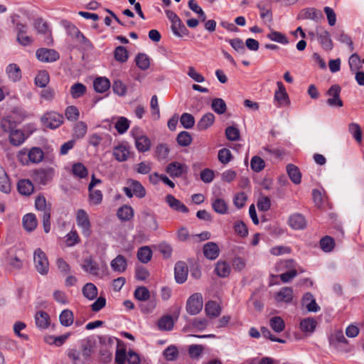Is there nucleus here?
I'll return each instance as SVG.
<instances>
[{"instance_id":"f8f14e48","label":"nucleus","mask_w":364,"mask_h":364,"mask_svg":"<svg viewBox=\"0 0 364 364\" xmlns=\"http://www.w3.org/2000/svg\"><path fill=\"white\" fill-rule=\"evenodd\" d=\"M36 55L38 60L43 63H53L60 58V55L56 50L44 48L38 49Z\"/></svg>"},{"instance_id":"20e7f679","label":"nucleus","mask_w":364,"mask_h":364,"mask_svg":"<svg viewBox=\"0 0 364 364\" xmlns=\"http://www.w3.org/2000/svg\"><path fill=\"white\" fill-rule=\"evenodd\" d=\"M127 185V186L123 188V191L128 198H131L134 195L139 198L145 197L146 190L138 181L128 179Z\"/></svg>"},{"instance_id":"9b49d317","label":"nucleus","mask_w":364,"mask_h":364,"mask_svg":"<svg viewBox=\"0 0 364 364\" xmlns=\"http://www.w3.org/2000/svg\"><path fill=\"white\" fill-rule=\"evenodd\" d=\"M341 87L338 85H332L327 91L326 94L329 98L326 103L330 107H341L343 106L342 100L340 97Z\"/></svg>"},{"instance_id":"69168bd1","label":"nucleus","mask_w":364,"mask_h":364,"mask_svg":"<svg viewBox=\"0 0 364 364\" xmlns=\"http://www.w3.org/2000/svg\"><path fill=\"white\" fill-rule=\"evenodd\" d=\"M134 297L139 301H147L150 297V292L145 287H139L134 291Z\"/></svg>"},{"instance_id":"e2e57ef3","label":"nucleus","mask_w":364,"mask_h":364,"mask_svg":"<svg viewBox=\"0 0 364 364\" xmlns=\"http://www.w3.org/2000/svg\"><path fill=\"white\" fill-rule=\"evenodd\" d=\"M73 173L79 178H85L88 174L87 169L82 163H76L73 165Z\"/></svg>"},{"instance_id":"ea45409f","label":"nucleus","mask_w":364,"mask_h":364,"mask_svg":"<svg viewBox=\"0 0 364 364\" xmlns=\"http://www.w3.org/2000/svg\"><path fill=\"white\" fill-rule=\"evenodd\" d=\"M213 209L219 214L224 215L228 213V206L224 199L215 198L212 202Z\"/></svg>"},{"instance_id":"de8ad7c7","label":"nucleus","mask_w":364,"mask_h":364,"mask_svg":"<svg viewBox=\"0 0 364 364\" xmlns=\"http://www.w3.org/2000/svg\"><path fill=\"white\" fill-rule=\"evenodd\" d=\"M0 191L4 193H9L11 191V185L7 174L0 166Z\"/></svg>"},{"instance_id":"0e129e2a","label":"nucleus","mask_w":364,"mask_h":364,"mask_svg":"<svg viewBox=\"0 0 364 364\" xmlns=\"http://www.w3.org/2000/svg\"><path fill=\"white\" fill-rule=\"evenodd\" d=\"M0 127L4 132L10 133L16 127V123L10 117L2 118Z\"/></svg>"},{"instance_id":"5701e85b","label":"nucleus","mask_w":364,"mask_h":364,"mask_svg":"<svg viewBox=\"0 0 364 364\" xmlns=\"http://www.w3.org/2000/svg\"><path fill=\"white\" fill-rule=\"evenodd\" d=\"M301 303L308 311L316 312L320 309V307L316 304L314 296L311 293L308 292L304 295Z\"/></svg>"},{"instance_id":"f3484780","label":"nucleus","mask_w":364,"mask_h":364,"mask_svg":"<svg viewBox=\"0 0 364 364\" xmlns=\"http://www.w3.org/2000/svg\"><path fill=\"white\" fill-rule=\"evenodd\" d=\"M278 90L274 93V100L279 106H287L289 104V96L285 87L281 81L277 82Z\"/></svg>"},{"instance_id":"b1692460","label":"nucleus","mask_w":364,"mask_h":364,"mask_svg":"<svg viewBox=\"0 0 364 364\" xmlns=\"http://www.w3.org/2000/svg\"><path fill=\"white\" fill-rule=\"evenodd\" d=\"M142 221L151 229L156 230L158 223L154 213L149 209H144L141 212Z\"/></svg>"},{"instance_id":"412c9836","label":"nucleus","mask_w":364,"mask_h":364,"mask_svg":"<svg viewBox=\"0 0 364 364\" xmlns=\"http://www.w3.org/2000/svg\"><path fill=\"white\" fill-rule=\"evenodd\" d=\"M95 348V342L87 338L83 340L81 344V355L84 361L89 360Z\"/></svg>"},{"instance_id":"bb28decb","label":"nucleus","mask_w":364,"mask_h":364,"mask_svg":"<svg viewBox=\"0 0 364 364\" xmlns=\"http://www.w3.org/2000/svg\"><path fill=\"white\" fill-rule=\"evenodd\" d=\"M113 155L118 161H125L129 159V150L124 144H119L114 147Z\"/></svg>"},{"instance_id":"423d86ee","label":"nucleus","mask_w":364,"mask_h":364,"mask_svg":"<svg viewBox=\"0 0 364 364\" xmlns=\"http://www.w3.org/2000/svg\"><path fill=\"white\" fill-rule=\"evenodd\" d=\"M33 262L36 270L42 275L46 274L49 269L48 258L41 249L38 248L33 254Z\"/></svg>"},{"instance_id":"4d7b16f0","label":"nucleus","mask_w":364,"mask_h":364,"mask_svg":"<svg viewBox=\"0 0 364 364\" xmlns=\"http://www.w3.org/2000/svg\"><path fill=\"white\" fill-rule=\"evenodd\" d=\"M271 328L277 333L282 332L285 327L284 320L280 316H274L269 320Z\"/></svg>"},{"instance_id":"7ed1b4c3","label":"nucleus","mask_w":364,"mask_h":364,"mask_svg":"<svg viewBox=\"0 0 364 364\" xmlns=\"http://www.w3.org/2000/svg\"><path fill=\"white\" fill-rule=\"evenodd\" d=\"M134 139L135 146L139 152H146L150 150L151 142L149 138L143 134L139 128H134L131 132Z\"/></svg>"},{"instance_id":"2eb2a0df","label":"nucleus","mask_w":364,"mask_h":364,"mask_svg":"<svg viewBox=\"0 0 364 364\" xmlns=\"http://www.w3.org/2000/svg\"><path fill=\"white\" fill-rule=\"evenodd\" d=\"M316 37L321 47L326 50H331L333 47V41L328 31L322 28H316Z\"/></svg>"},{"instance_id":"6ab92c4d","label":"nucleus","mask_w":364,"mask_h":364,"mask_svg":"<svg viewBox=\"0 0 364 364\" xmlns=\"http://www.w3.org/2000/svg\"><path fill=\"white\" fill-rule=\"evenodd\" d=\"M274 299L277 303H290L293 300V289L288 287L282 288L275 294Z\"/></svg>"},{"instance_id":"4468645a","label":"nucleus","mask_w":364,"mask_h":364,"mask_svg":"<svg viewBox=\"0 0 364 364\" xmlns=\"http://www.w3.org/2000/svg\"><path fill=\"white\" fill-rule=\"evenodd\" d=\"M166 172L172 178H179L188 172V166L184 164L173 161L166 166Z\"/></svg>"},{"instance_id":"a18cd8bd","label":"nucleus","mask_w":364,"mask_h":364,"mask_svg":"<svg viewBox=\"0 0 364 364\" xmlns=\"http://www.w3.org/2000/svg\"><path fill=\"white\" fill-rule=\"evenodd\" d=\"M212 109L218 114H223L226 112L227 105L221 98H215L211 103Z\"/></svg>"},{"instance_id":"393cba45","label":"nucleus","mask_w":364,"mask_h":364,"mask_svg":"<svg viewBox=\"0 0 364 364\" xmlns=\"http://www.w3.org/2000/svg\"><path fill=\"white\" fill-rule=\"evenodd\" d=\"M166 201L168 205L174 210L182 213H188V208L179 200L176 199L172 195H168L166 197Z\"/></svg>"},{"instance_id":"dca6fc26","label":"nucleus","mask_w":364,"mask_h":364,"mask_svg":"<svg viewBox=\"0 0 364 364\" xmlns=\"http://www.w3.org/2000/svg\"><path fill=\"white\" fill-rule=\"evenodd\" d=\"M175 279L177 283H184L188 277V269L184 262H178L174 268Z\"/></svg>"},{"instance_id":"9d476101","label":"nucleus","mask_w":364,"mask_h":364,"mask_svg":"<svg viewBox=\"0 0 364 364\" xmlns=\"http://www.w3.org/2000/svg\"><path fill=\"white\" fill-rule=\"evenodd\" d=\"M68 33L82 48L86 49L92 48L91 42L74 25L68 26Z\"/></svg>"},{"instance_id":"6e6d98bb","label":"nucleus","mask_w":364,"mask_h":364,"mask_svg":"<svg viewBox=\"0 0 364 364\" xmlns=\"http://www.w3.org/2000/svg\"><path fill=\"white\" fill-rule=\"evenodd\" d=\"M267 37L272 41L282 44H288L289 40L285 35L281 32L272 30L267 35Z\"/></svg>"},{"instance_id":"a878e982","label":"nucleus","mask_w":364,"mask_h":364,"mask_svg":"<svg viewBox=\"0 0 364 364\" xmlns=\"http://www.w3.org/2000/svg\"><path fill=\"white\" fill-rule=\"evenodd\" d=\"M215 116L211 112L205 114L197 123V128L198 130H206L211 127L215 122Z\"/></svg>"},{"instance_id":"37998d69","label":"nucleus","mask_w":364,"mask_h":364,"mask_svg":"<svg viewBox=\"0 0 364 364\" xmlns=\"http://www.w3.org/2000/svg\"><path fill=\"white\" fill-rule=\"evenodd\" d=\"M152 257V251L148 246H144L138 250L137 258L142 263H147Z\"/></svg>"},{"instance_id":"c756f323","label":"nucleus","mask_w":364,"mask_h":364,"mask_svg":"<svg viewBox=\"0 0 364 364\" xmlns=\"http://www.w3.org/2000/svg\"><path fill=\"white\" fill-rule=\"evenodd\" d=\"M18 191L21 195L29 196L34 190L32 182L28 179L20 180L18 183Z\"/></svg>"},{"instance_id":"864d4df0","label":"nucleus","mask_w":364,"mask_h":364,"mask_svg":"<svg viewBox=\"0 0 364 364\" xmlns=\"http://www.w3.org/2000/svg\"><path fill=\"white\" fill-rule=\"evenodd\" d=\"M136 64L142 70H146L149 68L150 59L147 55L139 53L135 58Z\"/></svg>"},{"instance_id":"8fccbe9b","label":"nucleus","mask_w":364,"mask_h":364,"mask_svg":"<svg viewBox=\"0 0 364 364\" xmlns=\"http://www.w3.org/2000/svg\"><path fill=\"white\" fill-rule=\"evenodd\" d=\"M321 249L325 252H331L335 247V241L330 236H325L320 240Z\"/></svg>"},{"instance_id":"a19ab883","label":"nucleus","mask_w":364,"mask_h":364,"mask_svg":"<svg viewBox=\"0 0 364 364\" xmlns=\"http://www.w3.org/2000/svg\"><path fill=\"white\" fill-rule=\"evenodd\" d=\"M205 311L208 316L218 317L220 314L221 309L215 301H210L206 303Z\"/></svg>"},{"instance_id":"4be33fe9","label":"nucleus","mask_w":364,"mask_h":364,"mask_svg":"<svg viewBox=\"0 0 364 364\" xmlns=\"http://www.w3.org/2000/svg\"><path fill=\"white\" fill-rule=\"evenodd\" d=\"M220 250L216 243L210 242L203 246V254L208 259H215L219 255Z\"/></svg>"},{"instance_id":"4c0bfd02","label":"nucleus","mask_w":364,"mask_h":364,"mask_svg":"<svg viewBox=\"0 0 364 364\" xmlns=\"http://www.w3.org/2000/svg\"><path fill=\"white\" fill-rule=\"evenodd\" d=\"M287 171L290 179L294 183L299 184L301 183V175L299 168L296 166L291 164H288L287 166Z\"/></svg>"},{"instance_id":"c9c22d12","label":"nucleus","mask_w":364,"mask_h":364,"mask_svg":"<svg viewBox=\"0 0 364 364\" xmlns=\"http://www.w3.org/2000/svg\"><path fill=\"white\" fill-rule=\"evenodd\" d=\"M118 218L123 221H129L134 217V209L130 205H123L117 210Z\"/></svg>"},{"instance_id":"c03bdc74","label":"nucleus","mask_w":364,"mask_h":364,"mask_svg":"<svg viewBox=\"0 0 364 364\" xmlns=\"http://www.w3.org/2000/svg\"><path fill=\"white\" fill-rule=\"evenodd\" d=\"M316 321L311 318H304L300 322V328L304 333H311L314 331Z\"/></svg>"},{"instance_id":"5fc2aeb1","label":"nucleus","mask_w":364,"mask_h":364,"mask_svg":"<svg viewBox=\"0 0 364 364\" xmlns=\"http://www.w3.org/2000/svg\"><path fill=\"white\" fill-rule=\"evenodd\" d=\"M74 316L70 310H63L60 314V323L64 326H70L73 324Z\"/></svg>"},{"instance_id":"f257e3e1","label":"nucleus","mask_w":364,"mask_h":364,"mask_svg":"<svg viewBox=\"0 0 364 364\" xmlns=\"http://www.w3.org/2000/svg\"><path fill=\"white\" fill-rule=\"evenodd\" d=\"M44 154L39 147H32L31 149H22L18 152V159L23 164H28V162L39 164L43 159Z\"/></svg>"},{"instance_id":"aec40b11","label":"nucleus","mask_w":364,"mask_h":364,"mask_svg":"<svg viewBox=\"0 0 364 364\" xmlns=\"http://www.w3.org/2000/svg\"><path fill=\"white\" fill-rule=\"evenodd\" d=\"M110 265L114 272L121 274L126 271L127 261L123 255H119L111 261Z\"/></svg>"},{"instance_id":"338daca9","label":"nucleus","mask_w":364,"mask_h":364,"mask_svg":"<svg viewBox=\"0 0 364 364\" xmlns=\"http://www.w3.org/2000/svg\"><path fill=\"white\" fill-rule=\"evenodd\" d=\"M176 140L180 146H187L191 144L192 137L188 132L183 131L178 134Z\"/></svg>"},{"instance_id":"39448f33","label":"nucleus","mask_w":364,"mask_h":364,"mask_svg":"<svg viewBox=\"0 0 364 364\" xmlns=\"http://www.w3.org/2000/svg\"><path fill=\"white\" fill-rule=\"evenodd\" d=\"M41 120L46 127L54 129L63 123V116L56 112L51 111L45 113Z\"/></svg>"},{"instance_id":"2f4dec72","label":"nucleus","mask_w":364,"mask_h":364,"mask_svg":"<svg viewBox=\"0 0 364 364\" xmlns=\"http://www.w3.org/2000/svg\"><path fill=\"white\" fill-rule=\"evenodd\" d=\"M94 89L97 92L103 93L110 87V82L106 77H97L93 82Z\"/></svg>"},{"instance_id":"774afa93","label":"nucleus","mask_w":364,"mask_h":364,"mask_svg":"<svg viewBox=\"0 0 364 364\" xmlns=\"http://www.w3.org/2000/svg\"><path fill=\"white\" fill-rule=\"evenodd\" d=\"M250 166L254 171L259 172L264 168L265 162L259 156H255L251 159Z\"/></svg>"},{"instance_id":"ddd939ff","label":"nucleus","mask_w":364,"mask_h":364,"mask_svg":"<svg viewBox=\"0 0 364 364\" xmlns=\"http://www.w3.org/2000/svg\"><path fill=\"white\" fill-rule=\"evenodd\" d=\"M257 7L259 10L260 18L267 23H272L273 15L272 11V3L270 0H262L257 4Z\"/></svg>"},{"instance_id":"f03ea898","label":"nucleus","mask_w":364,"mask_h":364,"mask_svg":"<svg viewBox=\"0 0 364 364\" xmlns=\"http://www.w3.org/2000/svg\"><path fill=\"white\" fill-rule=\"evenodd\" d=\"M81 267L85 272L89 273L93 276L99 277L100 278L107 274L105 272V270L107 269L106 264L102 265L101 270L97 262L91 257L83 259Z\"/></svg>"},{"instance_id":"6e6552de","label":"nucleus","mask_w":364,"mask_h":364,"mask_svg":"<svg viewBox=\"0 0 364 364\" xmlns=\"http://www.w3.org/2000/svg\"><path fill=\"white\" fill-rule=\"evenodd\" d=\"M77 225L82 230V233L85 237H89L91 234V224L89 216L83 209H79L76 213Z\"/></svg>"},{"instance_id":"13d9d810","label":"nucleus","mask_w":364,"mask_h":364,"mask_svg":"<svg viewBox=\"0 0 364 364\" xmlns=\"http://www.w3.org/2000/svg\"><path fill=\"white\" fill-rule=\"evenodd\" d=\"M130 122L124 117H120L115 123L114 127L120 134L125 133L129 128Z\"/></svg>"},{"instance_id":"c85d7f7f","label":"nucleus","mask_w":364,"mask_h":364,"mask_svg":"<svg viewBox=\"0 0 364 364\" xmlns=\"http://www.w3.org/2000/svg\"><path fill=\"white\" fill-rule=\"evenodd\" d=\"M35 322L38 328H46L50 324V316L46 312L39 311L35 315Z\"/></svg>"},{"instance_id":"f704fd0d","label":"nucleus","mask_w":364,"mask_h":364,"mask_svg":"<svg viewBox=\"0 0 364 364\" xmlns=\"http://www.w3.org/2000/svg\"><path fill=\"white\" fill-rule=\"evenodd\" d=\"M348 132L352 135L358 144H360L363 140V133L360 126L355 122H351L348 127Z\"/></svg>"},{"instance_id":"72a5a7b5","label":"nucleus","mask_w":364,"mask_h":364,"mask_svg":"<svg viewBox=\"0 0 364 364\" xmlns=\"http://www.w3.org/2000/svg\"><path fill=\"white\" fill-rule=\"evenodd\" d=\"M35 206L38 210L41 211L43 213V215H45L46 214H50V204L47 203L44 196H38L36 198Z\"/></svg>"},{"instance_id":"3c124183","label":"nucleus","mask_w":364,"mask_h":364,"mask_svg":"<svg viewBox=\"0 0 364 364\" xmlns=\"http://www.w3.org/2000/svg\"><path fill=\"white\" fill-rule=\"evenodd\" d=\"M158 327L162 331H171L173 327V321L171 316H164L158 321Z\"/></svg>"},{"instance_id":"7c9ffc66","label":"nucleus","mask_w":364,"mask_h":364,"mask_svg":"<svg viewBox=\"0 0 364 364\" xmlns=\"http://www.w3.org/2000/svg\"><path fill=\"white\" fill-rule=\"evenodd\" d=\"M170 148L166 144H159L154 150V156L158 161L166 160L169 154Z\"/></svg>"},{"instance_id":"cd10ccee","label":"nucleus","mask_w":364,"mask_h":364,"mask_svg":"<svg viewBox=\"0 0 364 364\" xmlns=\"http://www.w3.org/2000/svg\"><path fill=\"white\" fill-rule=\"evenodd\" d=\"M9 78L12 82H18L21 78V70L19 66L15 63L9 64L6 69Z\"/></svg>"},{"instance_id":"e433bc0d","label":"nucleus","mask_w":364,"mask_h":364,"mask_svg":"<svg viewBox=\"0 0 364 364\" xmlns=\"http://www.w3.org/2000/svg\"><path fill=\"white\" fill-rule=\"evenodd\" d=\"M25 140V136L22 131L15 128L9 133V141L14 146L21 145Z\"/></svg>"},{"instance_id":"bf43d9fd","label":"nucleus","mask_w":364,"mask_h":364,"mask_svg":"<svg viewBox=\"0 0 364 364\" xmlns=\"http://www.w3.org/2000/svg\"><path fill=\"white\" fill-rule=\"evenodd\" d=\"M65 116L68 120L75 122L78 119L80 112L75 106L70 105L66 107L65 110Z\"/></svg>"},{"instance_id":"052dcab7","label":"nucleus","mask_w":364,"mask_h":364,"mask_svg":"<svg viewBox=\"0 0 364 364\" xmlns=\"http://www.w3.org/2000/svg\"><path fill=\"white\" fill-rule=\"evenodd\" d=\"M114 58L120 63H124L127 60L129 54L127 50L123 46H117L114 50Z\"/></svg>"},{"instance_id":"603ef678","label":"nucleus","mask_w":364,"mask_h":364,"mask_svg":"<svg viewBox=\"0 0 364 364\" xmlns=\"http://www.w3.org/2000/svg\"><path fill=\"white\" fill-rule=\"evenodd\" d=\"M86 92V87L80 82L73 85L70 87V95L73 98L77 99L85 95Z\"/></svg>"},{"instance_id":"680f3d73","label":"nucleus","mask_w":364,"mask_h":364,"mask_svg":"<svg viewBox=\"0 0 364 364\" xmlns=\"http://www.w3.org/2000/svg\"><path fill=\"white\" fill-rule=\"evenodd\" d=\"M180 122L185 129H191L195 124V118L189 113H183L181 116Z\"/></svg>"},{"instance_id":"1a4fd4ad","label":"nucleus","mask_w":364,"mask_h":364,"mask_svg":"<svg viewBox=\"0 0 364 364\" xmlns=\"http://www.w3.org/2000/svg\"><path fill=\"white\" fill-rule=\"evenodd\" d=\"M54 173L53 168H38L33 171L32 178L36 183L46 185L52 180Z\"/></svg>"},{"instance_id":"a211bd4d","label":"nucleus","mask_w":364,"mask_h":364,"mask_svg":"<svg viewBox=\"0 0 364 364\" xmlns=\"http://www.w3.org/2000/svg\"><path fill=\"white\" fill-rule=\"evenodd\" d=\"M288 224L294 230H303L306 227V220L301 214L294 213L289 216Z\"/></svg>"},{"instance_id":"473e14b6","label":"nucleus","mask_w":364,"mask_h":364,"mask_svg":"<svg viewBox=\"0 0 364 364\" xmlns=\"http://www.w3.org/2000/svg\"><path fill=\"white\" fill-rule=\"evenodd\" d=\"M38 221L33 213H28L23 218V225L28 232L34 230L37 227Z\"/></svg>"},{"instance_id":"0eeeda50","label":"nucleus","mask_w":364,"mask_h":364,"mask_svg":"<svg viewBox=\"0 0 364 364\" xmlns=\"http://www.w3.org/2000/svg\"><path fill=\"white\" fill-rule=\"evenodd\" d=\"M203 296L200 293L192 294L187 300L186 309L191 315L198 314L203 309Z\"/></svg>"},{"instance_id":"09e8293b","label":"nucleus","mask_w":364,"mask_h":364,"mask_svg":"<svg viewBox=\"0 0 364 364\" xmlns=\"http://www.w3.org/2000/svg\"><path fill=\"white\" fill-rule=\"evenodd\" d=\"M49 81V74L46 70L40 71L35 77V84L40 87H46Z\"/></svg>"},{"instance_id":"49530a36","label":"nucleus","mask_w":364,"mask_h":364,"mask_svg":"<svg viewBox=\"0 0 364 364\" xmlns=\"http://www.w3.org/2000/svg\"><path fill=\"white\" fill-rule=\"evenodd\" d=\"M215 271L219 277H226L230 274L231 269L227 262L219 261L216 264Z\"/></svg>"},{"instance_id":"79ce46f5","label":"nucleus","mask_w":364,"mask_h":364,"mask_svg":"<svg viewBox=\"0 0 364 364\" xmlns=\"http://www.w3.org/2000/svg\"><path fill=\"white\" fill-rule=\"evenodd\" d=\"M171 29L173 33L178 37H182L188 33V29L180 18L171 23Z\"/></svg>"},{"instance_id":"58836bf2","label":"nucleus","mask_w":364,"mask_h":364,"mask_svg":"<svg viewBox=\"0 0 364 364\" xmlns=\"http://www.w3.org/2000/svg\"><path fill=\"white\" fill-rule=\"evenodd\" d=\"M83 296L89 300L95 299L97 296V288L92 283H87L82 289Z\"/></svg>"}]
</instances>
